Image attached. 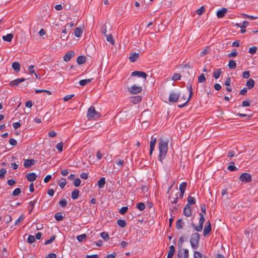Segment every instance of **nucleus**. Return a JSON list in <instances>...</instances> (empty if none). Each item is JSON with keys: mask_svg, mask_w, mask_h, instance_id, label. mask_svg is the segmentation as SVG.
Segmentation results:
<instances>
[{"mask_svg": "<svg viewBox=\"0 0 258 258\" xmlns=\"http://www.w3.org/2000/svg\"><path fill=\"white\" fill-rule=\"evenodd\" d=\"M194 256V258H203L202 254L198 251H195Z\"/></svg>", "mask_w": 258, "mask_h": 258, "instance_id": "nucleus-58", "label": "nucleus"}, {"mask_svg": "<svg viewBox=\"0 0 258 258\" xmlns=\"http://www.w3.org/2000/svg\"><path fill=\"white\" fill-rule=\"evenodd\" d=\"M66 179L64 178H62L58 184L61 188H63L66 185Z\"/></svg>", "mask_w": 258, "mask_h": 258, "instance_id": "nucleus-39", "label": "nucleus"}, {"mask_svg": "<svg viewBox=\"0 0 258 258\" xmlns=\"http://www.w3.org/2000/svg\"><path fill=\"white\" fill-rule=\"evenodd\" d=\"M227 9L224 8H222L221 10L217 12V16L219 18L224 17L227 12Z\"/></svg>", "mask_w": 258, "mask_h": 258, "instance_id": "nucleus-13", "label": "nucleus"}, {"mask_svg": "<svg viewBox=\"0 0 258 258\" xmlns=\"http://www.w3.org/2000/svg\"><path fill=\"white\" fill-rule=\"evenodd\" d=\"M21 193V189L20 188H16V189H15L13 192H12V195L13 196H18L19 195H20Z\"/></svg>", "mask_w": 258, "mask_h": 258, "instance_id": "nucleus-51", "label": "nucleus"}, {"mask_svg": "<svg viewBox=\"0 0 258 258\" xmlns=\"http://www.w3.org/2000/svg\"><path fill=\"white\" fill-rule=\"evenodd\" d=\"M106 40L110 42L111 44L114 45V40L113 38L112 35L111 34H107L105 36Z\"/></svg>", "mask_w": 258, "mask_h": 258, "instance_id": "nucleus-31", "label": "nucleus"}, {"mask_svg": "<svg viewBox=\"0 0 258 258\" xmlns=\"http://www.w3.org/2000/svg\"><path fill=\"white\" fill-rule=\"evenodd\" d=\"M184 242V238L183 237H180L178 242V251L177 253V257L178 258L182 257V250H184V258H188L189 254H188V250L187 249H183L182 248V245L183 242Z\"/></svg>", "mask_w": 258, "mask_h": 258, "instance_id": "nucleus-2", "label": "nucleus"}, {"mask_svg": "<svg viewBox=\"0 0 258 258\" xmlns=\"http://www.w3.org/2000/svg\"><path fill=\"white\" fill-rule=\"evenodd\" d=\"M257 47L256 46H252L249 49V53L253 54L256 53Z\"/></svg>", "mask_w": 258, "mask_h": 258, "instance_id": "nucleus-57", "label": "nucleus"}, {"mask_svg": "<svg viewBox=\"0 0 258 258\" xmlns=\"http://www.w3.org/2000/svg\"><path fill=\"white\" fill-rule=\"evenodd\" d=\"M100 116V113L95 110V108L93 106H91L89 108L87 113V117L89 119H98Z\"/></svg>", "mask_w": 258, "mask_h": 258, "instance_id": "nucleus-4", "label": "nucleus"}, {"mask_svg": "<svg viewBox=\"0 0 258 258\" xmlns=\"http://www.w3.org/2000/svg\"><path fill=\"white\" fill-rule=\"evenodd\" d=\"M184 223L182 221V219H178L176 221V228L178 230L182 229L183 228Z\"/></svg>", "mask_w": 258, "mask_h": 258, "instance_id": "nucleus-20", "label": "nucleus"}, {"mask_svg": "<svg viewBox=\"0 0 258 258\" xmlns=\"http://www.w3.org/2000/svg\"><path fill=\"white\" fill-rule=\"evenodd\" d=\"M56 236L55 235H52L50 237V238L47 240H46L44 242L45 245H47L48 244L51 243L55 239Z\"/></svg>", "mask_w": 258, "mask_h": 258, "instance_id": "nucleus-45", "label": "nucleus"}, {"mask_svg": "<svg viewBox=\"0 0 258 258\" xmlns=\"http://www.w3.org/2000/svg\"><path fill=\"white\" fill-rule=\"evenodd\" d=\"M156 138L155 139H153L152 138V140L151 141H150V149H155V145H156Z\"/></svg>", "mask_w": 258, "mask_h": 258, "instance_id": "nucleus-52", "label": "nucleus"}, {"mask_svg": "<svg viewBox=\"0 0 258 258\" xmlns=\"http://www.w3.org/2000/svg\"><path fill=\"white\" fill-rule=\"evenodd\" d=\"M158 149L159 151V154L158 157V159L161 162L166 157L167 150H168V142L160 139L158 144Z\"/></svg>", "mask_w": 258, "mask_h": 258, "instance_id": "nucleus-1", "label": "nucleus"}, {"mask_svg": "<svg viewBox=\"0 0 258 258\" xmlns=\"http://www.w3.org/2000/svg\"><path fill=\"white\" fill-rule=\"evenodd\" d=\"M131 101L134 104H137L142 100V97L141 96H136L131 98Z\"/></svg>", "mask_w": 258, "mask_h": 258, "instance_id": "nucleus-18", "label": "nucleus"}, {"mask_svg": "<svg viewBox=\"0 0 258 258\" xmlns=\"http://www.w3.org/2000/svg\"><path fill=\"white\" fill-rule=\"evenodd\" d=\"M87 237V235L86 234H81V235H78L77 236V239L79 241V242H82L83 241V240L86 238Z\"/></svg>", "mask_w": 258, "mask_h": 258, "instance_id": "nucleus-43", "label": "nucleus"}, {"mask_svg": "<svg viewBox=\"0 0 258 258\" xmlns=\"http://www.w3.org/2000/svg\"><path fill=\"white\" fill-rule=\"evenodd\" d=\"M100 236L105 240L108 241L109 239L108 233L106 232H102L100 233Z\"/></svg>", "mask_w": 258, "mask_h": 258, "instance_id": "nucleus-38", "label": "nucleus"}, {"mask_svg": "<svg viewBox=\"0 0 258 258\" xmlns=\"http://www.w3.org/2000/svg\"><path fill=\"white\" fill-rule=\"evenodd\" d=\"M180 96L179 92H171L169 96V102H176L178 101Z\"/></svg>", "mask_w": 258, "mask_h": 258, "instance_id": "nucleus-5", "label": "nucleus"}, {"mask_svg": "<svg viewBox=\"0 0 258 258\" xmlns=\"http://www.w3.org/2000/svg\"><path fill=\"white\" fill-rule=\"evenodd\" d=\"M12 67L17 72H19L20 71V64L18 62H14L12 63Z\"/></svg>", "mask_w": 258, "mask_h": 258, "instance_id": "nucleus-21", "label": "nucleus"}, {"mask_svg": "<svg viewBox=\"0 0 258 258\" xmlns=\"http://www.w3.org/2000/svg\"><path fill=\"white\" fill-rule=\"evenodd\" d=\"M101 32H102V34L103 35H104V36H106L107 35V34H106V32H107V30H106V25H104L102 26L101 27Z\"/></svg>", "mask_w": 258, "mask_h": 258, "instance_id": "nucleus-63", "label": "nucleus"}, {"mask_svg": "<svg viewBox=\"0 0 258 258\" xmlns=\"http://www.w3.org/2000/svg\"><path fill=\"white\" fill-rule=\"evenodd\" d=\"M222 73V71L221 69H218L217 70V71L216 72H214L213 77L215 78V79H217L220 77Z\"/></svg>", "mask_w": 258, "mask_h": 258, "instance_id": "nucleus-34", "label": "nucleus"}, {"mask_svg": "<svg viewBox=\"0 0 258 258\" xmlns=\"http://www.w3.org/2000/svg\"><path fill=\"white\" fill-rule=\"evenodd\" d=\"M238 54V52L236 51L235 49H233L232 51L228 54V57L231 58V57H234L236 56H237Z\"/></svg>", "mask_w": 258, "mask_h": 258, "instance_id": "nucleus-42", "label": "nucleus"}, {"mask_svg": "<svg viewBox=\"0 0 258 258\" xmlns=\"http://www.w3.org/2000/svg\"><path fill=\"white\" fill-rule=\"evenodd\" d=\"M81 182V180L79 178H77L75 179L74 182V185L76 187H78L80 185Z\"/></svg>", "mask_w": 258, "mask_h": 258, "instance_id": "nucleus-54", "label": "nucleus"}, {"mask_svg": "<svg viewBox=\"0 0 258 258\" xmlns=\"http://www.w3.org/2000/svg\"><path fill=\"white\" fill-rule=\"evenodd\" d=\"M205 9L204 6H202L200 9H198L196 11V13L198 15H201L205 12Z\"/></svg>", "mask_w": 258, "mask_h": 258, "instance_id": "nucleus-48", "label": "nucleus"}, {"mask_svg": "<svg viewBox=\"0 0 258 258\" xmlns=\"http://www.w3.org/2000/svg\"><path fill=\"white\" fill-rule=\"evenodd\" d=\"M239 179L242 182H244L245 183L250 182L252 180L251 176L247 173H242L240 176Z\"/></svg>", "mask_w": 258, "mask_h": 258, "instance_id": "nucleus-6", "label": "nucleus"}, {"mask_svg": "<svg viewBox=\"0 0 258 258\" xmlns=\"http://www.w3.org/2000/svg\"><path fill=\"white\" fill-rule=\"evenodd\" d=\"M75 54V52L73 51L67 52L63 57L64 61L66 62L70 61L71 59L74 56Z\"/></svg>", "mask_w": 258, "mask_h": 258, "instance_id": "nucleus-10", "label": "nucleus"}, {"mask_svg": "<svg viewBox=\"0 0 258 258\" xmlns=\"http://www.w3.org/2000/svg\"><path fill=\"white\" fill-rule=\"evenodd\" d=\"M63 145V144L62 142L59 143L56 145V148L58 150L59 152L62 151Z\"/></svg>", "mask_w": 258, "mask_h": 258, "instance_id": "nucleus-55", "label": "nucleus"}, {"mask_svg": "<svg viewBox=\"0 0 258 258\" xmlns=\"http://www.w3.org/2000/svg\"><path fill=\"white\" fill-rule=\"evenodd\" d=\"M251 102V100H244L242 102L241 106L248 107L250 106Z\"/></svg>", "mask_w": 258, "mask_h": 258, "instance_id": "nucleus-41", "label": "nucleus"}, {"mask_svg": "<svg viewBox=\"0 0 258 258\" xmlns=\"http://www.w3.org/2000/svg\"><path fill=\"white\" fill-rule=\"evenodd\" d=\"M209 52V49L208 48V47L207 48L205 49L204 50H203L201 52L200 56H203L205 55L208 54Z\"/></svg>", "mask_w": 258, "mask_h": 258, "instance_id": "nucleus-62", "label": "nucleus"}, {"mask_svg": "<svg viewBox=\"0 0 258 258\" xmlns=\"http://www.w3.org/2000/svg\"><path fill=\"white\" fill-rule=\"evenodd\" d=\"M227 169L231 171H234L237 170V168L235 166L234 163L231 162L230 165L228 166Z\"/></svg>", "mask_w": 258, "mask_h": 258, "instance_id": "nucleus-35", "label": "nucleus"}, {"mask_svg": "<svg viewBox=\"0 0 258 258\" xmlns=\"http://www.w3.org/2000/svg\"><path fill=\"white\" fill-rule=\"evenodd\" d=\"M175 247L173 245H171L169 247V250L167 254V258H172L174 254Z\"/></svg>", "mask_w": 258, "mask_h": 258, "instance_id": "nucleus-17", "label": "nucleus"}, {"mask_svg": "<svg viewBox=\"0 0 258 258\" xmlns=\"http://www.w3.org/2000/svg\"><path fill=\"white\" fill-rule=\"evenodd\" d=\"M211 231V226L206 225L204 230V235L206 236L209 234Z\"/></svg>", "mask_w": 258, "mask_h": 258, "instance_id": "nucleus-33", "label": "nucleus"}, {"mask_svg": "<svg viewBox=\"0 0 258 258\" xmlns=\"http://www.w3.org/2000/svg\"><path fill=\"white\" fill-rule=\"evenodd\" d=\"M83 31L82 29L79 27H77L75 29L74 31L75 36L77 37H80L81 36Z\"/></svg>", "mask_w": 258, "mask_h": 258, "instance_id": "nucleus-28", "label": "nucleus"}, {"mask_svg": "<svg viewBox=\"0 0 258 258\" xmlns=\"http://www.w3.org/2000/svg\"><path fill=\"white\" fill-rule=\"evenodd\" d=\"M183 213L186 217H190L191 215V209L188 204H186L184 207Z\"/></svg>", "mask_w": 258, "mask_h": 258, "instance_id": "nucleus-12", "label": "nucleus"}, {"mask_svg": "<svg viewBox=\"0 0 258 258\" xmlns=\"http://www.w3.org/2000/svg\"><path fill=\"white\" fill-rule=\"evenodd\" d=\"M187 186V183L185 182H183L181 183L179 185V190L180 191H185L186 189V187Z\"/></svg>", "mask_w": 258, "mask_h": 258, "instance_id": "nucleus-40", "label": "nucleus"}, {"mask_svg": "<svg viewBox=\"0 0 258 258\" xmlns=\"http://www.w3.org/2000/svg\"><path fill=\"white\" fill-rule=\"evenodd\" d=\"M228 66L230 69H235L236 68V63L233 59H230L229 61Z\"/></svg>", "mask_w": 258, "mask_h": 258, "instance_id": "nucleus-27", "label": "nucleus"}, {"mask_svg": "<svg viewBox=\"0 0 258 258\" xmlns=\"http://www.w3.org/2000/svg\"><path fill=\"white\" fill-rule=\"evenodd\" d=\"M199 215L200 216V218L199 219V224L203 225V224L205 220L204 215L202 212L200 213Z\"/></svg>", "mask_w": 258, "mask_h": 258, "instance_id": "nucleus-44", "label": "nucleus"}, {"mask_svg": "<svg viewBox=\"0 0 258 258\" xmlns=\"http://www.w3.org/2000/svg\"><path fill=\"white\" fill-rule=\"evenodd\" d=\"M45 258H56V255L54 253H51L48 254Z\"/></svg>", "mask_w": 258, "mask_h": 258, "instance_id": "nucleus-64", "label": "nucleus"}, {"mask_svg": "<svg viewBox=\"0 0 258 258\" xmlns=\"http://www.w3.org/2000/svg\"><path fill=\"white\" fill-rule=\"evenodd\" d=\"M86 57L83 55L79 56L77 59V62L79 64H82L85 62Z\"/></svg>", "mask_w": 258, "mask_h": 258, "instance_id": "nucleus-23", "label": "nucleus"}, {"mask_svg": "<svg viewBox=\"0 0 258 258\" xmlns=\"http://www.w3.org/2000/svg\"><path fill=\"white\" fill-rule=\"evenodd\" d=\"M37 202V200H34L33 201H30L29 203V206L31 207L30 208V209L28 211V213L29 214H31L34 208V206H35V203H36Z\"/></svg>", "mask_w": 258, "mask_h": 258, "instance_id": "nucleus-32", "label": "nucleus"}, {"mask_svg": "<svg viewBox=\"0 0 258 258\" xmlns=\"http://www.w3.org/2000/svg\"><path fill=\"white\" fill-rule=\"evenodd\" d=\"M242 76L243 78H245V79L248 78L250 76L249 71H245V72H243Z\"/></svg>", "mask_w": 258, "mask_h": 258, "instance_id": "nucleus-61", "label": "nucleus"}, {"mask_svg": "<svg viewBox=\"0 0 258 258\" xmlns=\"http://www.w3.org/2000/svg\"><path fill=\"white\" fill-rule=\"evenodd\" d=\"M19 83L17 79L12 81L10 83V85L13 87H16L19 85Z\"/></svg>", "mask_w": 258, "mask_h": 258, "instance_id": "nucleus-46", "label": "nucleus"}, {"mask_svg": "<svg viewBox=\"0 0 258 258\" xmlns=\"http://www.w3.org/2000/svg\"><path fill=\"white\" fill-rule=\"evenodd\" d=\"M142 87L138 86L137 85H133L131 88H128V91L133 94L140 93L142 91Z\"/></svg>", "mask_w": 258, "mask_h": 258, "instance_id": "nucleus-7", "label": "nucleus"}, {"mask_svg": "<svg viewBox=\"0 0 258 258\" xmlns=\"http://www.w3.org/2000/svg\"><path fill=\"white\" fill-rule=\"evenodd\" d=\"M200 239V235L198 233H194L191 234L190 243L193 249H197L199 246V241Z\"/></svg>", "mask_w": 258, "mask_h": 258, "instance_id": "nucleus-3", "label": "nucleus"}, {"mask_svg": "<svg viewBox=\"0 0 258 258\" xmlns=\"http://www.w3.org/2000/svg\"><path fill=\"white\" fill-rule=\"evenodd\" d=\"M26 177L28 181L32 182L36 179L37 175L34 172H29L26 174Z\"/></svg>", "mask_w": 258, "mask_h": 258, "instance_id": "nucleus-11", "label": "nucleus"}, {"mask_svg": "<svg viewBox=\"0 0 258 258\" xmlns=\"http://www.w3.org/2000/svg\"><path fill=\"white\" fill-rule=\"evenodd\" d=\"M255 82L252 79H249L246 82V85L249 89H252L254 85Z\"/></svg>", "mask_w": 258, "mask_h": 258, "instance_id": "nucleus-19", "label": "nucleus"}, {"mask_svg": "<svg viewBox=\"0 0 258 258\" xmlns=\"http://www.w3.org/2000/svg\"><path fill=\"white\" fill-rule=\"evenodd\" d=\"M67 201L65 199H62L59 202V205L60 207L62 208H65L67 205Z\"/></svg>", "mask_w": 258, "mask_h": 258, "instance_id": "nucleus-37", "label": "nucleus"}, {"mask_svg": "<svg viewBox=\"0 0 258 258\" xmlns=\"http://www.w3.org/2000/svg\"><path fill=\"white\" fill-rule=\"evenodd\" d=\"M7 173V170L5 168H2L0 170V178L3 179L5 177V175Z\"/></svg>", "mask_w": 258, "mask_h": 258, "instance_id": "nucleus-50", "label": "nucleus"}, {"mask_svg": "<svg viewBox=\"0 0 258 258\" xmlns=\"http://www.w3.org/2000/svg\"><path fill=\"white\" fill-rule=\"evenodd\" d=\"M25 218V216L24 215L22 214L21 215L18 219L16 220V221H15V225H17L19 224V222H20L21 221H22Z\"/></svg>", "mask_w": 258, "mask_h": 258, "instance_id": "nucleus-53", "label": "nucleus"}, {"mask_svg": "<svg viewBox=\"0 0 258 258\" xmlns=\"http://www.w3.org/2000/svg\"><path fill=\"white\" fill-rule=\"evenodd\" d=\"M136 207L140 211H142L145 210L146 206L144 203L140 202L137 204Z\"/></svg>", "mask_w": 258, "mask_h": 258, "instance_id": "nucleus-36", "label": "nucleus"}, {"mask_svg": "<svg viewBox=\"0 0 258 258\" xmlns=\"http://www.w3.org/2000/svg\"><path fill=\"white\" fill-rule=\"evenodd\" d=\"M13 38V34H11V33L8 34L6 36H3V39L5 41H7V42H11L12 41Z\"/></svg>", "mask_w": 258, "mask_h": 258, "instance_id": "nucleus-22", "label": "nucleus"}, {"mask_svg": "<svg viewBox=\"0 0 258 258\" xmlns=\"http://www.w3.org/2000/svg\"><path fill=\"white\" fill-rule=\"evenodd\" d=\"M206 81V78L205 77V75L204 74H202L198 77V82L199 83H203Z\"/></svg>", "mask_w": 258, "mask_h": 258, "instance_id": "nucleus-47", "label": "nucleus"}, {"mask_svg": "<svg viewBox=\"0 0 258 258\" xmlns=\"http://www.w3.org/2000/svg\"><path fill=\"white\" fill-rule=\"evenodd\" d=\"M105 177H101L98 181V186L99 188H102L103 187L105 184Z\"/></svg>", "mask_w": 258, "mask_h": 258, "instance_id": "nucleus-24", "label": "nucleus"}, {"mask_svg": "<svg viewBox=\"0 0 258 258\" xmlns=\"http://www.w3.org/2000/svg\"><path fill=\"white\" fill-rule=\"evenodd\" d=\"M93 78H91V79H88L81 80V81H80L79 84L81 86H84L86 84H89V83L91 82L93 80Z\"/></svg>", "mask_w": 258, "mask_h": 258, "instance_id": "nucleus-25", "label": "nucleus"}, {"mask_svg": "<svg viewBox=\"0 0 258 258\" xmlns=\"http://www.w3.org/2000/svg\"><path fill=\"white\" fill-rule=\"evenodd\" d=\"M131 76H138V77L143 78L145 79H146L148 76L146 73L141 71H134L132 73Z\"/></svg>", "mask_w": 258, "mask_h": 258, "instance_id": "nucleus-8", "label": "nucleus"}, {"mask_svg": "<svg viewBox=\"0 0 258 258\" xmlns=\"http://www.w3.org/2000/svg\"><path fill=\"white\" fill-rule=\"evenodd\" d=\"M35 241V238L34 236L29 235L28 238H27V241L29 243H32L34 242Z\"/></svg>", "mask_w": 258, "mask_h": 258, "instance_id": "nucleus-49", "label": "nucleus"}, {"mask_svg": "<svg viewBox=\"0 0 258 258\" xmlns=\"http://www.w3.org/2000/svg\"><path fill=\"white\" fill-rule=\"evenodd\" d=\"M74 96L75 95L74 94L66 95L63 97V100L64 101H68L69 100H70L72 98H73Z\"/></svg>", "mask_w": 258, "mask_h": 258, "instance_id": "nucleus-56", "label": "nucleus"}, {"mask_svg": "<svg viewBox=\"0 0 258 258\" xmlns=\"http://www.w3.org/2000/svg\"><path fill=\"white\" fill-rule=\"evenodd\" d=\"M187 204L188 205H194L196 203V200L194 198V197H192L191 196H188L187 199Z\"/></svg>", "mask_w": 258, "mask_h": 258, "instance_id": "nucleus-30", "label": "nucleus"}, {"mask_svg": "<svg viewBox=\"0 0 258 258\" xmlns=\"http://www.w3.org/2000/svg\"><path fill=\"white\" fill-rule=\"evenodd\" d=\"M54 218L58 221H61L63 217L62 215V213L60 212H56L54 215Z\"/></svg>", "mask_w": 258, "mask_h": 258, "instance_id": "nucleus-26", "label": "nucleus"}, {"mask_svg": "<svg viewBox=\"0 0 258 258\" xmlns=\"http://www.w3.org/2000/svg\"><path fill=\"white\" fill-rule=\"evenodd\" d=\"M139 57V53L134 52L131 53L129 57V59L131 62H135L137 59Z\"/></svg>", "mask_w": 258, "mask_h": 258, "instance_id": "nucleus-15", "label": "nucleus"}, {"mask_svg": "<svg viewBox=\"0 0 258 258\" xmlns=\"http://www.w3.org/2000/svg\"><path fill=\"white\" fill-rule=\"evenodd\" d=\"M131 112L130 110L122 111L120 112V116L122 119H127L130 117Z\"/></svg>", "mask_w": 258, "mask_h": 258, "instance_id": "nucleus-14", "label": "nucleus"}, {"mask_svg": "<svg viewBox=\"0 0 258 258\" xmlns=\"http://www.w3.org/2000/svg\"><path fill=\"white\" fill-rule=\"evenodd\" d=\"M35 160L33 159H25L24 162V166L26 168H28L35 164Z\"/></svg>", "mask_w": 258, "mask_h": 258, "instance_id": "nucleus-9", "label": "nucleus"}, {"mask_svg": "<svg viewBox=\"0 0 258 258\" xmlns=\"http://www.w3.org/2000/svg\"><path fill=\"white\" fill-rule=\"evenodd\" d=\"M116 223L122 228L125 227L126 226V223L124 220L119 219L117 221Z\"/></svg>", "mask_w": 258, "mask_h": 258, "instance_id": "nucleus-29", "label": "nucleus"}, {"mask_svg": "<svg viewBox=\"0 0 258 258\" xmlns=\"http://www.w3.org/2000/svg\"><path fill=\"white\" fill-rule=\"evenodd\" d=\"M128 207H122L120 210H119V213L123 215L127 211Z\"/></svg>", "mask_w": 258, "mask_h": 258, "instance_id": "nucleus-59", "label": "nucleus"}, {"mask_svg": "<svg viewBox=\"0 0 258 258\" xmlns=\"http://www.w3.org/2000/svg\"><path fill=\"white\" fill-rule=\"evenodd\" d=\"M80 195V191L78 189H75L72 192L71 197L73 200H76L78 198Z\"/></svg>", "mask_w": 258, "mask_h": 258, "instance_id": "nucleus-16", "label": "nucleus"}, {"mask_svg": "<svg viewBox=\"0 0 258 258\" xmlns=\"http://www.w3.org/2000/svg\"><path fill=\"white\" fill-rule=\"evenodd\" d=\"M180 75L179 74L176 73L172 77V80L174 81H177L180 79Z\"/></svg>", "mask_w": 258, "mask_h": 258, "instance_id": "nucleus-60", "label": "nucleus"}]
</instances>
